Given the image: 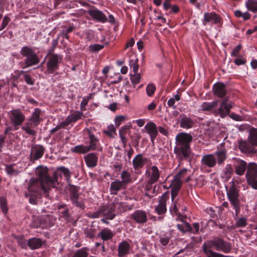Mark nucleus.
Segmentation results:
<instances>
[{
    "mask_svg": "<svg viewBox=\"0 0 257 257\" xmlns=\"http://www.w3.org/2000/svg\"><path fill=\"white\" fill-rule=\"evenodd\" d=\"M203 252L207 257H233L226 256L221 253L215 252L211 249L225 253L230 252L231 250V244L230 242L225 241L220 237H216L203 243L202 245Z\"/></svg>",
    "mask_w": 257,
    "mask_h": 257,
    "instance_id": "nucleus-1",
    "label": "nucleus"
},
{
    "mask_svg": "<svg viewBox=\"0 0 257 257\" xmlns=\"http://www.w3.org/2000/svg\"><path fill=\"white\" fill-rule=\"evenodd\" d=\"M192 140L193 137L190 134L180 133L176 135L174 152L178 160H187L190 157L192 154L190 144Z\"/></svg>",
    "mask_w": 257,
    "mask_h": 257,
    "instance_id": "nucleus-2",
    "label": "nucleus"
},
{
    "mask_svg": "<svg viewBox=\"0 0 257 257\" xmlns=\"http://www.w3.org/2000/svg\"><path fill=\"white\" fill-rule=\"evenodd\" d=\"M36 174L38 176L39 180L41 182L42 190L46 195H48V191L50 188H56L58 184L57 173L54 172L52 177L48 175V169L46 167H38L36 170Z\"/></svg>",
    "mask_w": 257,
    "mask_h": 257,
    "instance_id": "nucleus-3",
    "label": "nucleus"
},
{
    "mask_svg": "<svg viewBox=\"0 0 257 257\" xmlns=\"http://www.w3.org/2000/svg\"><path fill=\"white\" fill-rule=\"evenodd\" d=\"M41 110L39 108H35L31 117L28 119L27 122L22 127V130L26 134L35 136L37 134L35 127L38 125L41 121L40 115Z\"/></svg>",
    "mask_w": 257,
    "mask_h": 257,
    "instance_id": "nucleus-4",
    "label": "nucleus"
},
{
    "mask_svg": "<svg viewBox=\"0 0 257 257\" xmlns=\"http://www.w3.org/2000/svg\"><path fill=\"white\" fill-rule=\"evenodd\" d=\"M231 186L227 190V195L229 201L234 207L237 215L240 210V201L239 200L238 190L236 186L234 185V179H233L231 182Z\"/></svg>",
    "mask_w": 257,
    "mask_h": 257,
    "instance_id": "nucleus-5",
    "label": "nucleus"
},
{
    "mask_svg": "<svg viewBox=\"0 0 257 257\" xmlns=\"http://www.w3.org/2000/svg\"><path fill=\"white\" fill-rule=\"evenodd\" d=\"M233 105V102H228V98H225L220 102L219 108L213 109L212 112L215 115H219L221 117L224 118L229 114Z\"/></svg>",
    "mask_w": 257,
    "mask_h": 257,
    "instance_id": "nucleus-6",
    "label": "nucleus"
},
{
    "mask_svg": "<svg viewBox=\"0 0 257 257\" xmlns=\"http://www.w3.org/2000/svg\"><path fill=\"white\" fill-rule=\"evenodd\" d=\"M62 60V56L60 55L51 54L49 56L48 61L47 62V69L48 73H53L59 68V63Z\"/></svg>",
    "mask_w": 257,
    "mask_h": 257,
    "instance_id": "nucleus-7",
    "label": "nucleus"
},
{
    "mask_svg": "<svg viewBox=\"0 0 257 257\" xmlns=\"http://www.w3.org/2000/svg\"><path fill=\"white\" fill-rule=\"evenodd\" d=\"M161 172L156 166H152L148 168L145 175L148 178V183L152 185L157 182L160 178Z\"/></svg>",
    "mask_w": 257,
    "mask_h": 257,
    "instance_id": "nucleus-8",
    "label": "nucleus"
},
{
    "mask_svg": "<svg viewBox=\"0 0 257 257\" xmlns=\"http://www.w3.org/2000/svg\"><path fill=\"white\" fill-rule=\"evenodd\" d=\"M40 189H42L41 182L38 179L32 178L30 180L27 191L25 194V197L38 195Z\"/></svg>",
    "mask_w": 257,
    "mask_h": 257,
    "instance_id": "nucleus-9",
    "label": "nucleus"
},
{
    "mask_svg": "<svg viewBox=\"0 0 257 257\" xmlns=\"http://www.w3.org/2000/svg\"><path fill=\"white\" fill-rule=\"evenodd\" d=\"M9 114L10 119L15 126L21 125L25 119V116L19 109L12 110Z\"/></svg>",
    "mask_w": 257,
    "mask_h": 257,
    "instance_id": "nucleus-10",
    "label": "nucleus"
},
{
    "mask_svg": "<svg viewBox=\"0 0 257 257\" xmlns=\"http://www.w3.org/2000/svg\"><path fill=\"white\" fill-rule=\"evenodd\" d=\"M209 23L213 24H222L221 18L215 12L205 13L204 14L202 23L205 26Z\"/></svg>",
    "mask_w": 257,
    "mask_h": 257,
    "instance_id": "nucleus-11",
    "label": "nucleus"
},
{
    "mask_svg": "<svg viewBox=\"0 0 257 257\" xmlns=\"http://www.w3.org/2000/svg\"><path fill=\"white\" fill-rule=\"evenodd\" d=\"M131 218L137 223L144 224L148 220L147 214L145 211L138 210L131 215Z\"/></svg>",
    "mask_w": 257,
    "mask_h": 257,
    "instance_id": "nucleus-12",
    "label": "nucleus"
},
{
    "mask_svg": "<svg viewBox=\"0 0 257 257\" xmlns=\"http://www.w3.org/2000/svg\"><path fill=\"white\" fill-rule=\"evenodd\" d=\"M115 206L113 203L108 205H103L101 207L102 215L105 216V218L110 220L113 219L115 216Z\"/></svg>",
    "mask_w": 257,
    "mask_h": 257,
    "instance_id": "nucleus-13",
    "label": "nucleus"
},
{
    "mask_svg": "<svg viewBox=\"0 0 257 257\" xmlns=\"http://www.w3.org/2000/svg\"><path fill=\"white\" fill-rule=\"evenodd\" d=\"M168 197L166 195L164 194L162 195L161 198L159 199L158 205L155 207V211L158 214L162 215L166 212V201Z\"/></svg>",
    "mask_w": 257,
    "mask_h": 257,
    "instance_id": "nucleus-14",
    "label": "nucleus"
},
{
    "mask_svg": "<svg viewBox=\"0 0 257 257\" xmlns=\"http://www.w3.org/2000/svg\"><path fill=\"white\" fill-rule=\"evenodd\" d=\"M131 126L128 125H124L120 128L119 131V135L121 140V142L123 144V147L125 148L127 139L126 137L131 136Z\"/></svg>",
    "mask_w": 257,
    "mask_h": 257,
    "instance_id": "nucleus-15",
    "label": "nucleus"
},
{
    "mask_svg": "<svg viewBox=\"0 0 257 257\" xmlns=\"http://www.w3.org/2000/svg\"><path fill=\"white\" fill-rule=\"evenodd\" d=\"M145 129L149 135L151 141L153 142L158 135L156 125L153 122L150 121L146 124Z\"/></svg>",
    "mask_w": 257,
    "mask_h": 257,
    "instance_id": "nucleus-16",
    "label": "nucleus"
},
{
    "mask_svg": "<svg viewBox=\"0 0 257 257\" xmlns=\"http://www.w3.org/2000/svg\"><path fill=\"white\" fill-rule=\"evenodd\" d=\"M201 163L205 166L213 168L216 165V159L213 154L205 155L202 156Z\"/></svg>",
    "mask_w": 257,
    "mask_h": 257,
    "instance_id": "nucleus-17",
    "label": "nucleus"
},
{
    "mask_svg": "<svg viewBox=\"0 0 257 257\" xmlns=\"http://www.w3.org/2000/svg\"><path fill=\"white\" fill-rule=\"evenodd\" d=\"M44 148L40 145H36L32 148L31 152V160L35 161L41 158L44 154Z\"/></svg>",
    "mask_w": 257,
    "mask_h": 257,
    "instance_id": "nucleus-18",
    "label": "nucleus"
},
{
    "mask_svg": "<svg viewBox=\"0 0 257 257\" xmlns=\"http://www.w3.org/2000/svg\"><path fill=\"white\" fill-rule=\"evenodd\" d=\"M89 140V145L88 146L90 151H94L98 148L99 146V140L93 134L92 132L89 130H87Z\"/></svg>",
    "mask_w": 257,
    "mask_h": 257,
    "instance_id": "nucleus-19",
    "label": "nucleus"
},
{
    "mask_svg": "<svg viewBox=\"0 0 257 257\" xmlns=\"http://www.w3.org/2000/svg\"><path fill=\"white\" fill-rule=\"evenodd\" d=\"M130 245L126 241H122L118 245V257H125L130 251Z\"/></svg>",
    "mask_w": 257,
    "mask_h": 257,
    "instance_id": "nucleus-20",
    "label": "nucleus"
},
{
    "mask_svg": "<svg viewBox=\"0 0 257 257\" xmlns=\"http://www.w3.org/2000/svg\"><path fill=\"white\" fill-rule=\"evenodd\" d=\"M89 15L94 19L102 23L107 21L106 16L100 11L94 9L88 11Z\"/></svg>",
    "mask_w": 257,
    "mask_h": 257,
    "instance_id": "nucleus-21",
    "label": "nucleus"
},
{
    "mask_svg": "<svg viewBox=\"0 0 257 257\" xmlns=\"http://www.w3.org/2000/svg\"><path fill=\"white\" fill-rule=\"evenodd\" d=\"M254 147L253 145H250L248 142L240 141L239 143V149L241 152L244 153L254 154L255 153Z\"/></svg>",
    "mask_w": 257,
    "mask_h": 257,
    "instance_id": "nucleus-22",
    "label": "nucleus"
},
{
    "mask_svg": "<svg viewBox=\"0 0 257 257\" xmlns=\"http://www.w3.org/2000/svg\"><path fill=\"white\" fill-rule=\"evenodd\" d=\"M86 165L89 168H93L96 166L98 158L94 153H89L84 157Z\"/></svg>",
    "mask_w": 257,
    "mask_h": 257,
    "instance_id": "nucleus-23",
    "label": "nucleus"
},
{
    "mask_svg": "<svg viewBox=\"0 0 257 257\" xmlns=\"http://www.w3.org/2000/svg\"><path fill=\"white\" fill-rule=\"evenodd\" d=\"M247 163L244 161L237 160L236 164L234 165L235 173L239 176L243 175L247 169Z\"/></svg>",
    "mask_w": 257,
    "mask_h": 257,
    "instance_id": "nucleus-24",
    "label": "nucleus"
},
{
    "mask_svg": "<svg viewBox=\"0 0 257 257\" xmlns=\"http://www.w3.org/2000/svg\"><path fill=\"white\" fill-rule=\"evenodd\" d=\"M113 203L115 208L118 210L119 213L131 210L133 207L132 204H128L125 202H119L116 199L113 201Z\"/></svg>",
    "mask_w": 257,
    "mask_h": 257,
    "instance_id": "nucleus-25",
    "label": "nucleus"
},
{
    "mask_svg": "<svg viewBox=\"0 0 257 257\" xmlns=\"http://www.w3.org/2000/svg\"><path fill=\"white\" fill-rule=\"evenodd\" d=\"M213 92L215 95L219 97H223L226 93L225 85L221 83H216L213 86Z\"/></svg>",
    "mask_w": 257,
    "mask_h": 257,
    "instance_id": "nucleus-26",
    "label": "nucleus"
},
{
    "mask_svg": "<svg viewBox=\"0 0 257 257\" xmlns=\"http://www.w3.org/2000/svg\"><path fill=\"white\" fill-rule=\"evenodd\" d=\"M194 121L190 118L187 117L185 114H182L180 116V126L181 127L188 129L193 126Z\"/></svg>",
    "mask_w": 257,
    "mask_h": 257,
    "instance_id": "nucleus-27",
    "label": "nucleus"
},
{
    "mask_svg": "<svg viewBox=\"0 0 257 257\" xmlns=\"http://www.w3.org/2000/svg\"><path fill=\"white\" fill-rule=\"evenodd\" d=\"M247 141L250 145L257 147V128L252 127L249 130Z\"/></svg>",
    "mask_w": 257,
    "mask_h": 257,
    "instance_id": "nucleus-28",
    "label": "nucleus"
},
{
    "mask_svg": "<svg viewBox=\"0 0 257 257\" xmlns=\"http://www.w3.org/2000/svg\"><path fill=\"white\" fill-rule=\"evenodd\" d=\"M246 178L257 176V165L255 163H249L247 166Z\"/></svg>",
    "mask_w": 257,
    "mask_h": 257,
    "instance_id": "nucleus-29",
    "label": "nucleus"
},
{
    "mask_svg": "<svg viewBox=\"0 0 257 257\" xmlns=\"http://www.w3.org/2000/svg\"><path fill=\"white\" fill-rule=\"evenodd\" d=\"M124 188L125 185L120 181L117 180L111 183L110 190L111 194L115 195L119 190Z\"/></svg>",
    "mask_w": 257,
    "mask_h": 257,
    "instance_id": "nucleus-30",
    "label": "nucleus"
},
{
    "mask_svg": "<svg viewBox=\"0 0 257 257\" xmlns=\"http://www.w3.org/2000/svg\"><path fill=\"white\" fill-rule=\"evenodd\" d=\"M178 204L176 202H174L173 204L170 207V211L173 216H176V220H179L180 221H183L186 219V216L180 214L178 210Z\"/></svg>",
    "mask_w": 257,
    "mask_h": 257,
    "instance_id": "nucleus-31",
    "label": "nucleus"
},
{
    "mask_svg": "<svg viewBox=\"0 0 257 257\" xmlns=\"http://www.w3.org/2000/svg\"><path fill=\"white\" fill-rule=\"evenodd\" d=\"M40 60L38 57V56L35 53L31 56H29L26 58L25 63L26 65L23 67V68H26L33 65L37 64L39 62Z\"/></svg>",
    "mask_w": 257,
    "mask_h": 257,
    "instance_id": "nucleus-32",
    "label": "nucleus"
},
{
    "mask_svg": "<svg viewBox=\"0 0 257 257\" xmlns=\"http://www.w3.org/2000/svg\"><path fill=\"white\" fill-rule=\"evenodd\" d=\"M145 164L144 159L142 155H137L133 160V165L135 170L142 168Z\"/></svg>",
    "mask_w": 257,
    "mask_h": 257,
    "instance_id": "nucleus-33",
    "label": "nucleus"
},
{
    "mask_svg": "<svg viewBox=\"0 0 257 257\" xmlns=\"http://www.w3.org/2000/svg\"><path fill=\"white\" fill-rule=\"evenodd\" d=\"M27 244L31 249H36L42 246V241L40 238H32L28 240Z\"/></svg>",
    "mask_w": 257,
    "mask_h": 257,
    "instance_id": "nucleus-34",
    "label": "nucleus"
},
{
    "mask_svg": "<svg viewBox=\"0 0 257 257\" xmlns=\"http://www.w3.org/2000/svg\"><path fill=\"white\" fill-rule=\"evenodd\" d=\"M214 155L217 157L216 162H217L218 164H221L226 159V151L224 149L217 150Z\"/></svg>",
    "mask_w": 257,
    "mask_h": 257,
    "instance_id": "nucleus-35",
    "label": "nucleus"
},
{
    "mask_svg": "<svg viewBox=\"0 0 257 257\" xmlns=\"http://www.w3.org/2000/svg\"><path fill=\"white\" fill-rule=\"evenodd\" d=\"M71 152L75 153L85 154L90 151L88 146L83 145H77L71 149Z\"/></svg>",
    "mask_w": 257,
    "mask_h": 257,
    "instance_id": "nucleus-36",
    "label": "nucleus"
},
{
    "mask_svg": "<svg viewBox=\"0 0 257 257\" xmlns=\"http://www.w3.org/2000/svg\"><path fill=\"white\" fill-rule=\"evenodd\" d=\"M218 104V101L215 100L211 102H203L201 105V109L203 111H212Z\"/></svg>",
    "mask_w": 257,
    "mask_h": 257,
    "instance_id": "nucleus-37",
    "label": "nucleus"
},
{
    "mask_svg": "<svg viewBox=\"0 0 257 257\" xmlns=\"http://www.w3.org/2000/svg\"><path fill=\"white\" fill-rule=\"evenodd\" d=\"M114 235V233L108 228L103 229L100 232V236L103 240L111 239Z\"/></svg>",
    "mask_w": 257,
    "mask_h": 257,
    "instance_id": "nucleus-38",
    "label": "nucleus"
},
{
    "mask_svg": "<svg viewBox=\"0 0 257 257\" xmlns=\"http://www.w3.org/2000/svg\"><path fill=\"white\" fill-rule=\"evenodd\" d=\"M245 7L248 11L253 13L257 12V0H247L245 2Z\"/></svg>",
    "mask_w": 257,
    "mask_h": 257,
    "instance_id": "nucleus-39",
    "label": "nucleus"
},
{
    "mask_svg": "<svg viewBox=\"0 0 257 257\" xmlns=\"http://www.w3.org/2000/svg\"><path fill=\"white\" fill-rule=\"evenodd\" d=\"M185 220L186 219H184L183 221H181L182 222V224L177 225V228L184 233L190 232V230H191V226L189 223L185 222Z\"/></svg>",
    "mask_w": 257,
    "mask_h": 257,
    "instance_id": "nucleus-40",
    "label": "nucleus"
},
{
    "mask_svg": "<svg viewBox=\"0 0 257 257\" xmlns=\"http://www.w3.org/2000/svg\"><path fill=\"white\" fill-rule=\"evenodd\" d=\"M233 172V169L230 164L226 165L223 170L222 177L226 180H228L231 176Z\"/></svg>",
    "mask_w": 257,
    "mask_h": 257,
    "instance_id": "nucleus-41",
    "label": "nucleus"
},
{
    "mask_svg": "<svg viewBox=\"0 0 257 257\" xmlns=\"http://www.w3.org/2000/svg\"><path fill=\"white\" fill-rule=\"evenodd\" d=\"M82 113L81 112H75L74 113L68 115L66 118L70 123L75 122L81 118Z\"/></svg>",
    "mask_w": 257,
    "mask_h": 257,
    "instance_id": "nucleus-42",
    "label": "nucleus"
},
{
    "mask_svg": "<svg viewBox=\"0 0 257 257\" xmlns=\"http://www.w3.org/2000/svg\"><path fill=\"white\" fill-rule=\"evenodd\" d=\"M14 164H11L6 166V171L9 175L16 176L20 173L18 170L14 168Z\"/></svg>",
    "mask_w": 257,
    "mask_h": 257,
    "instance_id": "nucleus-43",
    "label": "nucleus"
},
{
    "mask_svg": "<svg viewBox=\"0 0 257 257\" xmlns=\"http://www.w3.org/2000/svg\"><path fill=\"white\" fill-rule=\"evenodd\" d=\"M120 177L122 179L120 181L122 182L125 186L131 181V175L129 172L126 171H124L121 173Z\"/></svg>",
    "mask_w": 257,
    "mask_h": 257,
    "instance_id": "nucleus-44",
    "label": "nucleus"
},
{
    "mask_svg": "<svg viewBox=\"0 0 257 257\" xmlns=\"http://www.w3.org/2000/svg\"><path fill=\"white\" fill-rule=\"evenodd\" d=\"M22 55L27 58L29 56L35 54V52L30 47L28 46L23 47L20 52Z\"/></svg>",
    "mask_w": 257,
    "mask_h": 257,
    "instance_id": "nucleus-45",
    "label": "nucleus"
},
{
    "mask_svg": "<svg viewBox=\"0 0 257 257\" xmlns=\"http://www.w3.org/2000/svg\"><path fill=\"white\" fill-rule=\"evenodd\" d=\"M72 203L77 207H79L81 209H84L85 205L84 201L80 198L79 196L76 197V198H73L70 199Z\"/></svg>",
    "mask_w": 257,
    "mask_h": 257,
    "instance_id": "nucleus-46",
    "label": "nucleus"
},
{
    "mask_svg": "<svg viewBox=\"0 0 257 257\" xmlns=\"http://www.w3.org/2000/svg\"><path fill=\"white\" fill-rule=\"evenodd\" d=\"M116 129L113 124H110L108 126L107 130L104 132V133L108 135L109 137L113 138L116 135L115 133Z\"/></svg>",
    "mask_w": 257,
    "mask_h": 257,
    "instance_id": "nucleus-47",
    "label": "nucleus"
},
{
    "mask_svg": "<svg viewBox=\"0 0 257 257\" xmlns=\"http://www.w3.org/2000/svg\"><path fill=\"white\" fill-rule=\"evenodd\" d=\"M87 250V248L86 247L79 249L76 251L72 257H87L88 254Z\"/></svg>",
    "mask_w": 257,
    "mask_h": 257,
    "instance_id": "nucleus-48",
    "label": "nucleus"
},
{
    "mask_svg": "<svg viewBox=\"0 0 257 257\" xmlns=\"http://www.w3.org/2000/svg\"><path fill=\"white\" fill-rule=\"evenodd\" d=\"M180 98V96L177 94L174 96V97L171 98L168 100L167 104L169 107H172L173 109H176V106L174 105L175 101H179Z\"/></svg>",
    "mask_w": 257,
    "mask_h": 257,
    "instance_id": "nucleus-49",
    "label": "nucleus"
},
{
    "mask_svg": "<svg viewBox=\"0 0 257 257\" xmlns=\"http://www.w3.org/2000/svg\"><path fill=\"white\" fill-rule=\"evenodd\" d=\"M247 225V219L245 217H241L236 220L235 224L236 227H243Z\"/></svg>",
    "mask_w": 257,
    "mask_h": 257,
    "instance_id": "nucleus-50",
    "label": "nucleus"
},
{
    "mask_svg": "<svg viewBox=\"0 0 257 257\" xmlns=\"http://www.w3.org/2000/svg\"><path fill=\"white\" fill-rule=\"evenodd\" d=\"M130 66L131 68H133L134 74L138 73V71L139 70V65L138 64V59H131L130 61Z\"/></svg>",
    "mask_w": 257,
    "mask_h": 257,
    "instance_id": "nucleus-51",
    "label": "nucleus"
},
{
    "mask_svg": "<svg viewBox=\"0 0 257 257\" xmlns=\"http://www.w3.org/2000/svg\"><path fill=\"white\" fill-rule=\"evenodd\" d=\"M131 80L132 84L134 85L138 84L141 80V76L139 73H136L133 75H131Z\"/></svg>",
    "mask_w": 257,
    "mask_h": 257,
    "instance_id": "nucleus-52",
    "label": "nucleus"
},
{
    "mask_svg": "<svg viewBox=\"0 0 257 257\" xmlns=\"http://www.w3.org/2000/svg\"><path fill=\"white\" fill-rule=\"evenodd\" d=\"M104 47L103 45L94 44L89 46V50L92 52H96L101 50Z\"/></svg>",
    "mask_w": 257,
    "mask_h": 257,
    "instance_id": "nucleus-53",
    "label": "nucleus"
},
{
    "mask_svg": "<svg viewBox=\"0 0 257 257\" xmlns=\"http://www.w3.org/2000/svg\"><path fill=\"white\" fill-rule=\"evenodd\" d=\"M247 180L253 189L257 190V176L247 178Z\"/></svg>",
    "mask_w": 257,
    "mask_h": 257,
    "instance_id": "nucleus-54",
    "label": "nucleus"
},
{
    "mask_svg": "<svg viewBox=\"0 0 257 257\" xmlns=\"http://www.w3.org/2000/svg\"><path fill=\"white\" fill-rule=\"evenodd\" d=\"M182 181L180 179H176V178L175 177L173 181L171 184V186L173 188L179 190L182 185Z\"/></svg>",
    "mask_w": 257,
    "mask_h": 257,
    "instance_id": "nucleus-55",
    "label": "nucleus"
},
{
    "mask_svg": "<svg viewBox=\"0 0 257 257\" xmlns=\"http://www.w3.org/2000/svg\"><path fill=\"white\" fill-rule=\"evenodd\" d=\"M59 169L62 172V173L64 176V177H65V179L66 180V181L68 182L70 178V173L69 170L68 169L63 167H60Z\"/></svg>",
    "mask_w": 257,
    "mask_h": 257,
    "instance_id": "nucleus-56",
    "label": "nucleus"
},
{
    "mask_svg": "<svg viewBox=\"0 0 257 257\" xmlns=\"http://www.w3.org/2000/svg\"><path fill=\"white\" fill-rule=\"evenodd\" d=\"M156 89L155 86L153 84H149L147 87V93L149 96H152L154 93Z\"/></svg>",
    "mask_w": 257,
    "mask_h": 257,
    "instance_id": "nucleus-57",
    "label": "nucleus"
},
{
    "mask_svg": "<svg viewBox=\"0 0 257 257\" xmlns=\"http://www.w3.org/2000/svg\"><path fill=\"white\" fill-rule=\"evenodd\" d=\"M187 172V169H183L178 172L175 176L176 179H180L182 181L184 177L186 175Z\"/></svg>",
    "mask_w": 257,
    "mask_h": 257,
    "instance_id": "nucleus-58",
    "label": "nucleus"
},
{
    "mask_svg": "<svg viewBox=\"0 0 257 257\" xmlns=\"http://www.w3.org/2000/svg\"><path fill=\"white\" fill-rule=\"evenodd\" d=\"M78 196V189L76 186H72L71 189L70 199H73V197L76 198Z\"/></svg>",
    "mask_w": 257,
    "mask_h": 257,
    "instance_id": "nucleus-59",
    "label": "nucleus"
},
{
    "mask_svg": "<svg viewBox=\"0 0 257 257\" xmlns=\"http://www.w3.org/2000/svg\"><path fill=\"white\" fill-rule=\"evenodd\" d=\"M199 230V224L197 222L194 223L193 224V227H191V230H190V232H191L194 234H197Z\"/></svg>",
    "mask_w": 257,
    "mask_h": 257,
    "instance_id": "nucleus-60",
    "label": "nucleus"
},
{
    "mask_svg": "<svg viewBox=\"0 0 257 257\" xmlns=\"http://www.w3.org/2000/svg\"><path fill=\"white\" fill-rule=\"evenodd\" d=\"M169 240L170 237L166 236L161 237L160 239V242L164 246L167 245L169 242Z\"/></svg>",
    "mask_w": 257,
    "mask_h": 257,
    "instance_id": "nucleus-61",
    "label": "nucleus"
},
{
    "mask_svg": "<svg viewBox=\"0 0 257 257\" xmlns=\"http://www.w3.org/2000/svg\"><path fill=\"white\" fill-rule=\"evenodd\" d=\"M101 214H102L100 208L98 211L90 214L88 216L91 218H96L99 217Z\"/></svg>",
    "mask_w": 257,
    "mask_h": 257,
    "instance_id": "nucleus-62",
    "label": "nucleus"
},
{
    "mask_svg": "<svg viewBox=\"0 0 257 257\" xmlns=\"http://www.w3.org/2000/svg\"><path fill=\"white\" fill-rule=\"evenodd\" d=\"M24 77L25 81L28 84H29V85H33L34 84V81L32 80L30 75L25 73L24 75Z\"/></svg>",
    "mask_w": 257,
    "mask_h": 257,
    "instance_id": "nucleus-63",
    "label": "nucleus"
},
{
    "mask_svg": "<svg viewBox=\"0 0 257 257\" xmlns=\"http://www.w3.org/2000/svg\"><path fill=\"white\" fill-rule=\"evenodd\" d=\"M241 45L239 44L231 52V55L232 56H237L240 50H241Z\"/></svg>",
    "mask_w": 257,
    "mask_h": 257,
    "instance_id": "nucleus-64",
    "label": "nucleus"
}]
</instances>
